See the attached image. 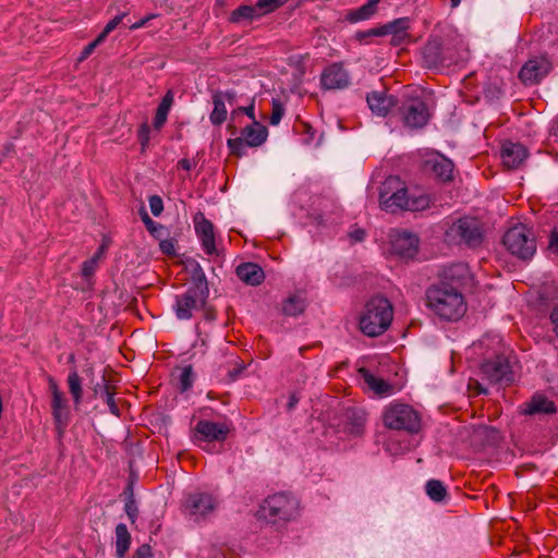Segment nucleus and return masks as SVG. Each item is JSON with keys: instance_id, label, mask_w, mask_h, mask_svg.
<instances>
[{"instance_id": "nucleus-18", "label": "nucleus", "mask_w": 558, "mask_h": 558, "mask_svg": "<svg viewBox=\"0 0 558 558\" xmlns=\"http://www.w3.org/2000/svg\"><path fill=\"white\" fill-rule=\"evenodd\" d=\"M199 306H202L201 294L187 289L183 294L175 296L173 310L178 319L186 320L192 318L193 311L199 308Z\"/></svg>"}, {"instance_id": "nucleus-14", "label": "nucleus", "mask_w": 558, "mask_h": 558, "mask_svg": "<svg viewBox=\"0 0 558 558\" xmlns=\"http://www.w3.org/2000/svg\"><path fill=\"white\" fill-rule=\"evenodd\" d=\"M551 71V62L544 56L529 59L519 72L524 84L539 83Z\"/></svg>"}, {"instance_id": "nucleus-35", "label": "nucleus", "mask_w": 558, "mask_h": 558, "mask_svg": "<svg viewBox=\"0 0 558 558\" xmlns=\"http://www.w3.org/2000/svg\"><path fill=\"white\" fill-rule=\"evenodd\" d=\"M260 17L255 5H240L231 12L230 22L240 23L242 21H253Z\"/></svg>"}, {"instance_id": "nucleus-54", "label": "nucleus", "mask_w": 558, "mask_h": 558, "mask_svg": "<svg viewBox=\"0 0 558 558\" xmlns=\"http://www.w3.org/2000/svg\"><path fill=\"white\" fill-rule=\"evenodd\" d=\"M239 112H244L252 121H257L254 113V104H251L247 107H239L236 110H233L231 113L232 119H234L235 114Z\"/></svg>"}, {"instance_id": "nucleus-62", "label": "nucleus", "mask_w": 558, "mask_h": 558, "mask_svg": "<svg viewBox=\"0 0 558 558\" xmlns=\"http://www.w3.org/2000/svg\"><path fill=\"white\" fill-rule=\"evenodd\" d=\"M178 167L183 170L190 171L193 167H195V162H192L187 158H183V159L179 160Z\"/></svg>"}, {"instance_id": "nucleus-33", "label": "nucleus", "mask_w": 558, "mask_h": 558, "mask_svg": "<svg viewBox=\"0 0 558 558\" xmlns=\"http://www.w3.org/2000/svg\"><path fill=\"white\" fill-rule=\"evenodd\" d=\"M66 384L69 387V392L72 396L73 403L75 408H78L83 400V387L82 378L80 377L75 367L71 368L66 378Z\"/></svg>"}, {"instance_id": "nucleus-56", "label": "nucleus", "mask_w": 558, "mask_h": 558, "mask_svg": "<svg viewBox=\"0 0 558 558\" xmlns=\"http://www.w3.org/2000/svg\"><path fill=\"white\" fill-rule=\"evenodd\" d=\"M349 236L353 242H362L366 236V232L362 228H355L349 232Z\"/></svg>"}, {"instance_id": "nucleus-60", "label": "nucleus", "mask_w": 558, "mask_h": 558, "mask_svg": "<svg viewBox=\"0 0 558 558\" xmlns=\"http://www.w3.org/2000/svg\"><path fill=\"white\" fill-rule=\"evenodd\" d=\"M110 386L107 384V380H106V377L102 376V384H99L97 383L94 387H93V391H94V395L96 397H104V388H109Z\"/></svg>"}, {"instance_id": "nucleus-52", "label": "nucleus", "mask_w": 558, "mask_h": 558, "mask_svg": "<svg viewBox=\"0 0 558 558\" xmlns=\"http://www.w3.org/2000/svg\"><path fill=\"white\" fill-rule=\"evenodd\" d=\"M133 558H153L151 547L148 544L141 545L135 550Z\"/></svg>"}, {"instance_id": "nucleus-45", "label": "nucleus", "mask_w": 558, "mask_h": 558, "mask_svg": "<svg viewBox=\"0 0 558 558\" xmlns=\"http://www.w3.org/2000/svg\"><path fill=\"white\" fill-rule=\"evenodd\" d=\"M279 0H258L255 4L257 12L260 13V16L274 12L276 9L281 7Z\"/></svg>"}, {"instance_id": "nucleus-26", "label": "nucleus", "mask_w": 558, "mask_h": 558, "mask_svg": "<svg viewBox=\"0 0 558 558\" xmlns=\"http://www.w3.org/2000/svg\"><path fill=\"white\" fill-rule=\"evenodd\" d=\"M426 165L430 167L432 172L437 179L442 182H450L453 179V162L445 157L444 155H437L426 161Z\"/></svg>"}, {"instance_id": "nucleus-58", "label": "nucleus", "mask_w": 558, "mask_h": 558, "mask_svg": "<svg viewBox=\"0 0 558 558\" xmlns=\"http://www.w3.org/2000/svg\"><path fill=\"white\" fill-rule=\"evenodd\" d=\"M549 319L554 326L553 331L555 332L556 337L558 338V305L554 306Z\"/></svg>"}, {"instance_id": "nucleus-11", "label": "nucleus", "mask_w": 558, "mask_h": 558, "mask_svg": "<svg viewBox=\"0 0 558 558\" xmlns=\"http://www.w3.org/2000/svg\"><path fill=\"white\" fill-rule=\"evenodd\" d=\"M428 205V199L425 196L417 198H411L408 196V189L405 184L399 189V192L393 193L383 201L380 207L389 213H396L398 210H418L425 208Z\"/></svg>"}, {"instance_id": "nucleus-32", "label": "nucleus", "mask_w": 558, "mask_h": 558, "mask_svg": "<svg viewBox=\"0 0 558 558\" xmlns=\"http://www.w3.org/2000/svg\"><path fill=\"white\" fill-rule=\"evenodd\" d=\"M173 104V94L168 90L159 102L154 118V129L160 130L167 122L170 108Z\"/></svg>"}, {"instance_id": "nucleus-19", "label": "nucleus", "mask_w": 558, "mask_h": 558, "mask_svg": "<svg viewBox=\"0 0 558 558\" xmlns=\"http://www.w3.org/2000/svg\"><path fill=\"white\" fill-rule=\"evenodd\" d=\"M527 157V149L520 143L505 142L501 147V159L506 167L517 169Z\"/></svg>"}, {"instance_id": "nucleus-22", "label": "nucleus", "mask_w": 558, "mask_h": 558, "mask_svg": "<svg viewBox=\"0 0 558 558\" xmlns=\"http://www.w3.org/2000/svg\"><path fill=\"white\" fill-rule=\"evenodd\" d=\"M236 93L234 90L215 92L213 95L214 110L211 111L209 119L214 125H221L227 120V108L225 101L228 100L230 104L234 101Z\"/></svg>"}, {"instance_id": "nucleus-31", "label": "nucleus", "mask_w": 558, "mask_h": 558, "mask_svg": "<svg viewBox=\"0 0 558 558\" xmlns=\"http://www.w3.org/2000/svg\"><path fill=\"white\" fill-rule=\"evenodd\" d=\"M131 534L124 523L116 526V557L124 558L130 549Z\"/></svg>"}, {"instance_id": "nucleus-12", "label": "nucleus", "mask_w": 558, "mask_h": 558, "mask_svg": "<svg viewBox=\"0 0 558 558\" xmlns=\"http://www.w3.org/2000/svg\"><path fill=\"white\" fill-rule=\"evenodd\" d=\"M482 373L493 384L510 385L513 380V372L507 357L497 355L482 364Z\"/></svg>"}, {"instance_id": "nucleus-10", "label": "nucleus", "mask_w": 558, "mask_h": 558, "mask_svg": "<svg viewBox=\"0 0 558 558\" xmlns=\"http://www.w3.org/2000/svg\"><path fill=\"white\" fill-rule=\"evenodd\" d=\"M399 111L405 126L410 129H422L430 118L426 102L421 98H413L405 101Z\"/></svg>"}, {"instance_id": "nucleus-53", "label": "nucleus", "mask_w": 558, "mask_h": 558, "mask_svg": "<svg viewBox=\"0 0 558 558\" xmlns=\"http://www.w3.org/2000/svg\"><path fill=\"white\" fill-rule=\"evenodd\" d=\"M244 369L245 366L242 363H236L232 368L228 369L229 380L235 381Z\"/></svg>"}, {"instance_id": "nucleus-21", "label": "nucleus", "mask_w": 558, "mask_h": 558, "mask_svg": "<svg viewBox=\"0 0 558 558\" xmlns=\"http://www.w3.org/2000/svg\"><path fill=\"white\" fill-rule=\"evenodd\" d=\"M366 412L357 408H349L343 414V429L347 434L357 437L364 433Z\"/></svg>"}, {"instance_id": "nucleus-38", "label": "nucleus", "mask_w": 558, "mask_h": 558, "mask_svg": "<svg viewBox=\"0 0 558 558\" xmlns=\"http://www.w3.org/2000/svg\"><path fill=\"white\" fill-rule=\"evenodd\" d=\"M140 215L142 218V221L144 222L146 229L149 231L151 235H154L156 239H160L163 235L168 234V230L165 226L154 221L144 207L141 208Z\"/></svg>"}, {"instance_id": "nucleus-4", "label": "nucleus", "mask_w": 558, "mask_h": 558, "mask_svg": "<svg viewBox=\"0 0 558 558\" xmlns=\"http://www.w3.org/2000/svg\"><path fill=\"white\" fill-rule=\"evenodd\" d=\"M392 305L385 296H374L365 304L360 317V329L367 337L383 335L391 325Z\"/></svg>"}, {"instance_id": "nucleus-57", "label": "nucleus", "mask_w": 558, "mask_h": 558, "mask_svg": "<svg viewBox=\"0 0 558 558\" xmlns=\"http://www.w3.org/2000/svg\"><path fill=\"white\" fill-rule=\"evenodd\" d=\"M392 37H391V41L390 44L392 46H400L402 44H404L407 41V39L410 37V35L408 33H401V34H390Z\"/></svg>"}, {"instance_id": "nucleus-49", "label": "nucleus", "mask_w": 558, "mask_h": 558, "mask_svg": "<svg viewBox=\"0 0 558 558\" xmlns=\"http://www.w3.org/2000/svg\"><path fill=\"white\" fill-rule=\"evenodd\" d=\"M148 202L151 214L156 217L160 216L163 210V202L161 197L158 195H153L149 197Z\"/></svg>"}, {"instance_id": "nucleus-15", "label": "nucleus", "mask_w": 558, "mask_h": 558, "mask_svg": "<svg viewBox=\"0 0 558 558\" xmlns=\"http://www.w3.org/2000/svg\"><path fill=\"white\" fill-rule=\"evenodd\" d=\"M351 84V76L342 63H332L324 69L320 75V85L327 90L348 88Z\"/></svg>"}, {"instance_id": "nucleus-29", "label": "nucleus", "mask_w": 558, "mask_h": 558, "mask_svg": "<svg viewBox=\"0 0 558 558\" xmlns=\"http://www.w3.org/2000/svg\"><path fill=\"white\" fill-rule=\"evenodd\" d=\"M359 374L364 383L378 396H389L393 391V387L385 379L375 376L368 368L360 367Z\"/></svg>"}, {"instance_id": "nucleus-1", "label": "nucleus", "mask_w": 558, "mask_h": 558, "mask_svg": "<svg viewBox=\"0 0 558 558\" xmlns=\"http://www.w3.org/2000/svg\"><path fill=\"white\" fill-rule=\"evenodd\" d=\"M422 57L425 68L440 70L466 61L469 51L458 36H433L423 47Z\"/></svg>"}, {"instance_id": "nucleus-6", "label": "nucleus", "mask_w": 558, "mask_h": 558, "mask_svg": "<svg viewBox=\"0 0 558 558\" xmlns=\"http://www.w3.org/2000/svg\"><path fill=\"white\" fill-rule=\"evenodd\" d=\"M502 244L507 251L522 259H531L536 252V241L531 229L525 225L519 223L506 231L502 238Z\"/></svg>"}, {"instance_id": "nucleus-9", "label": "nucleus", "mask_w": 558, "mask_h": 558, "mask_svg": "<svg viewBox=\"0 0 558 558\" xmlns=\"http://www.w3.org/2000/svg\"><path fill=\"white\" fill-rule=\"evenodd\" d=\"M218 506L217 498L205 492L190 493L184 497L182 509L185 515L194 521L205 519L213 513Z\"/></svg>"}, {"instance_id": "nucleus-51", "label": "nucleus", "mask_w": 558, "mask_h": 558, "mask_svg": "<svg viewBox=\"0 0 558 558\" xmlns=\"http://www.w3.org/2000/svg\"><path fill=\"white\" fill-rule=\"evenodd\" d=\"M159 248L166 255H174L175 254V242L173 239H159Z\"/></svg>"}, {"instance_id": "nucleus-55", "label": "nucleus", "mask_w": 558, "mask_h": 558, "mask_svg": "<svg viewBox=\"0 0 558 558\" xmlns=\"http://www.w3.org/2000/svg\"><path fill=\"white\" fill-rule=\"evenodd\" d=\"M48 385H49V391L51 393V398L64 395L60 390L58 383L56 381V379L52 376L48 377Z\"/></svg>"}, {"instance_id": "nucleus-40", "label": "nucleus", "mask_w": 558, "mask_h": 558, "mask_svg": "<svg viewBox=\"0 0 558 558\" xmlns=\"http://www.w3.org/2000/svg\"><path fill=\"white\" fill-rule=\"evenodd\" d=\"M375 13V10L371 9L368 5L364 3L362 7L357 9L348 11V13L345 14V21L350 23L366 21L369 20Z\"/></svg>"}, {"instance_id": "nucleus-8", "label": "nucleus", "mask_w": 558, "mask_h": 558, "mask_svg": "<svg viewBox=\"0 0 558 558\" xmlns=\"http://www.w3.org/2000/svg\"><path fill=\"white\" fill-rule=\"evenodd\" d=\"M268 136V130L258 121L252 122L241 131V136L235 138H229L227 146L230 154L235 157H242L246 154L245 147H259L262 146Z\"/></svg>"}, {"instance_id": "nucleus-7", "label": "nucleus", "mask_w": 558, "mask_h": 558, "mask_svg": "<svg viewBox=\"0 0 558 558\" xmlns=\"http://www.w3.org/2000/svg\"><path fill=\"white\" fill-rule=\"evenodd\" d=\"M384 425L389 429L405 430L415 434L421 429V416L409 404L393 403L383 414Z\"/></svg>"}, {"instance_id": "nucleus-16", "label": "nucleus", "mask_w": 558, "mask_h": 558, "mask_svg": "<svg viewBox=\"0 0 558 558\" xmlns=\"http://www.w3.org/2000/svg\"><path fill=\"white\" fill-rule=\"evenodd\" d=\"M229 433L230 428L226 423L201 420L195 426V439L199 441H225Z\"/></svg>"}, {"instance_id": "nucleus-39", "label": "nucleus", "mask_w": 558, "mask_h": 558, "mask_svg": "<svg viewBox=\"0 0 558 558\" xmlns=\"http://www.w3.org/2000/svg\"><path fill=\"white\" fill-rule=\"evenodd\" d=\"M411 20L409 17H399L391 22H388L387 24L380 26V29L383 32V35H389V34H401V33H408V29L410 28Z\"/></svg>"}, {"instance_id": "nucleus-42", "label": "nucleus", "mask_w": 558, "mask_h": 558, "mask_svg": "<svg viewBox=\"0 0 558 558\" xmlns=\"http://www.w3.org/2000/svg\"><path fill=\"white\" fill-rule=\"evenodd\" d=\"M128 490H130V495L126 498V501L124 505V510H125L129 519L131 520V522L134 523L138 515V509H137V505H136L131 485L128 486Z\"/></svg>"}, {"instance_id": "nucleus-27", "label": "nucleus", "mask_w": 558, "mask_h": 558, "mask_svg": "<svg viewBox=\"0 0 558 558\" xmlns=\"http://www.w3.org/2000/svg\"><path fill=\"white\" fill-rule=\"evenodd\" d=\"M470 270L468 265L463 263L452 264L442 270L439 281H447L456 286L460 291L461 287L469 279Z\"/></svg>"}, {"instance_id": "nucleus-48", "label": "nucleus", "mask_w": 558, "mask_h": 558, "mask_svg": "<svg viewBox=\"0 0 558 558\" xmlns=\"http://www.w3.org/2000/svg\"><path fill=\"white\" fill-rule=\"evenodd\" d=\"M284 113V109L280 102L274 100L272 102V112L269 119V123L271 125H277L281 121Z\"/></svg>"}, {"instance_id": "nucleus-3", "label": "nucleus", "mask_w": 558, "mask_h": 558, "mask_svg": "<svg viewBox=\"0 0 558 558\" xmlns=\"http://www.w3.org/2000/svg\"><path fill=\"white\" fill-rule=\"evenodd\" d=\"M486 238L484 222L471 216L456 219L446 230L445 239L449 244L477 250L482 247Z\"/></svg>"}, {"instance_id": "nucleus-28", "label": "nucleus", "mask_w": 558, "mask_h": 558, "mask_svg": "<svg viewBox=\"0 0 558 558\" xmlns=\"http://www.w3.org/2000/svg\"><path fill=\"white\" fill-rule=\"evenodd\" d=\"M189 290H194L201 294V305L204 306L209 296V286L203 270L202 266L198 263H195L192 271H191V286L187 288Z\"/></svg>"}, {"instance_id": "nucleus-41", "label": "nucleus", "mask_w": 558, "mask_h": 558, "mask_svg": "<svg viewBox=\"0 0 558 558\" xmlns=\"http://www.w3.org/2000/svg\"><path fill=\"white\" fill-rule=\"evenodd\" d=\"M381 36H384V35H383V32L379 26V27L369 28L367 31H357L354 34L353 38H354V40H356L360 44L367 45L371 43V39L373 37H381Z\"/></svg>"}, {"instance_id": "nucleus-63", "label": "nucleus", "mask_w": 558, "mask_h": 558, "mask_svg": "<svg viewBox=\"0 0 558 558\" xmlns=\"http://www.w3.org/2000/svg\"><path fill=\"white\" fill-rule=\"evenodd\" d=\"M549 245L555 252H558V231L551 232Z\"/></svg>"}, {"instance_id": "nucleus-30", "label": "nucleus", "mask_w": 558, "mask_h": 558, "mask_svg": "<svg viewBox=\"0 0 558 558\" xmlns=\"http://www.w3.org/2000/svg\"><path fill=\"white\" fill-rule=\"evenodd\" d=\"M306 308V300L301 293L289 295L282 304V313L286 316L295 317L301 315Z\"/></svg>"}, {"instance_id": "nucleus-23", "label": "nucleus", "mask_w": 558, "mask_h": 558, "mask_svg": "<svg viewBox=\"0 0 558 558\" xmlns=\"http://www.w3.org/2000/svg\"><path fill=\"white\" fill-rule=\"evenodd\" d=\"M366 101L371 111L378 117H386L397 105V99L393 96L376 90L367 94Z\"/></svg>"}, {"instance_id": "nucleus-46", "label": "nucleus", "mask_w": 558, "mask_h": 558, "mask_svg": "<svg viewBox=\"0 0 558 558\" xmlns=\"http://www.w3.org/2000/svg\"><path fill=\"white\" fill-rule=\"evenodd\" d=\"M126 12H123L121 14L116 15L113 19H111L105 26V28L100 32L98 35L104 41L106 40L107 36L117 28V26L122 22V20L125 17Z\"/></svg>"}, {"instance_id": "nucleus-17", "label": "nucleus", "mask_w": 558, "mask_h": 558, "mask_svg": "<svg viewBox=\"0 0 558 558\" xmlns=\"http://www.w3.org/2000/svg\"><path fill=\"white\" fill-rule=\"evenodd\" d=\"M195 231L201 241L202 247L207 255L217 254L215 243L214 225L205 218L204 214L198 213L194 217Z\"/></svg>"}, {"instance_id": "nucleus-47", "label": "nucleus", "mask_w": 558, "mask_h": 558, "mask_svg": "<svg viewBox=\"0 0 558 558\" xmlns=\"http://www.w3.org/2000/svg\"><path fill=\"white\" fill-rule=\"evenodd\" d=\"M100 253H101V250L95 256H93L92 258H89L83 263V265H82V276L83 277L89 278L94 275V272L97 268V265H98V255Z\"/></svg>"}, {"instance_id": "nucleus-2", "label": "nucleus", "mask_w": 558, "mask_h": 558, "mask_svg": "<svg viewBox=\"0 0 558 558\" xmlns=\"http://www.w3.org/2000/svg\"><path fill=\"white\" fill-rule=\"evenodd\" d=\"M426 305L439 318L456 322L466 312L462 292L447 281H439L426 290Z\"/></svg>"}, {"instance_id": "nucleus-43", "label": "nucleus", "mask_w": 558, "mask_h": 558, "mask_svg": "<svg viewBox=\"0 0 558 558\" xmlns=\"http://www.w3.org/2000/svg\"><path fill=\"white\" fill-rule=\"evenodd\" d=\"M113 396H114V392L112 391V388L109 387V388H104V397H100V398L108 405L110 413L113 414L114 416L119 417L121 415V413H120V409H119Z\"/></svg>"}, {"instance_id": "nucleus-64", "label": "nucleus", "mask_w": 558, "mask_h": 558, "mask_svg": "<svg viewBox=\"0 0 558 558\" xmlns=\"http://www.w3.org/2000/svg\"><path fill=\"white\" fill-rule=\"evenodd\" d=\"M299 403V398L296 397L295 393H292L290 397H289V401H288V404H287V409L289 411L293 410L296 404Z\"/></svg>"}, {"instance_id": "nucleus-37", "label": "nucleus", "mask_w": 558, "mask_h": 558, "mask_svg": "<svg viewBox=\"0 0 558 558\" xmlns=\"http://www.w3.org/2000/svg\"><path fill=\"white\" fill-rule=\"evenodd\" d=\"M404 184L399 177L390 175L388 177L379 187V204H383L385 198H388L389 195L399 192V189Z\"/></svg>"}, {"instance_id": "nucleus-5", "label": "nucleus", "mask_w": 558, "mask_h": 558, "mask_svg": "<svg viewBox=\"0 0 558 558\" xmlns=\"http://www.w3.org/2000/svg\"><path fill=\"white\" fill-rule=\"evenodd\" d=\"M299 501L287 493H277L268 496L259 505L256 517L267 524L281 526L298 514Z\"/></svg>"}, {"instance_id": "nucleus-50", "label": "nucleus", "mask_w": 558, "mask_h": 558, "mask_svg": "<svg viewBox=\"0 0 558 558\" xmlns=\"http://www.w3.org/2000/svg\"><path fill=\"white\" fill-rule=\"evenodd\" d=\"M104 40L97 36L92 43H89L81 52V56L78 58L80 61H83L85 59H87L92 53L93 51L100 45L102 44Z\"/></svg>"}, {"instance_id": "nucleus-25", "label": "nucleus", "mask_w": 558, "mask_h": 558, "mask_svg": "<svg viewBox=\"0 0 558 558\" xmlns=\"http://www.w3.org/2000/svg\"><path fill=\"white\" fill-rule=\"evenodd\" d=\"M235 274L244 283L254 287L260 284L265 278L263 268L255 263L240 264L235 268Z\"/></svg>"}, {"instance_id": "nucleus-13", "label": "nucleus", "mask_w": 558, "mask_h": 558, "mask_svg": "<svg viewBox=\"0 0 558 558\" xmlns=\"http://www.w3.org/2000/svg\"><path fill=\"white\" fill-rule=\"evenodd\" d=\"M420 240L416 234L408 231L391 234L390 253L402 260L413 259L418 253Z\"/></svg>"}, {"instance_id": "nucleus-24", "label": "nucleus", "mask_w": 558, "mask_h": 558, "mask_svg": "<svg viewBox=\"0 0 558 558\" xmlns=\"http://www.w3.org/2000/svg\"><path fill=\"white\" fill-rule=\"evenodd\" d=\"M557 407L553 400L543 393H535L524 403L523 413L525 415L555 414Z\"/></svg>"}, {"instance_id": "nucleus-36", "label": "nucleus", "mask_w": 558, "mask_h": 558, "mask_svg": "<svg viewBox=\"0 0 558 558\" xmlns=\"http://www.w3.org/2000/svg\"><path fill=\"white\" fill-rule=\"evenodd\" d=\"M178 376L175 379L178 380V388L181 392H185L193 387L195 381V374L192 365H185L181 368H178Z\"/></svg>"}, {"instance_id": "nucleus-44", "label": "nucleus", "mask_w": 558, "mask_h": 558, "mask_svg": "<svg viewBox=\"0 0 558 558\" xmlns=\"http://www.w3.org/2000/svg\"><path fill=\"white\" fill-rule=\"evenodd\" d=\"M150 128L147 122H143L137 130V141L141 144V150L144 153L149 145Z\"/></svg>"}, {"instance_id": "nucleus-59", "label": "nucleus", "mask_w": 558, "mask_h": 558, "mask_svg": "<svg viewBox=\"0 0 558 558\" xmlns=\"http://www.w3.org/2000/svg\"><path fill=\"white\" fill-rule=\"evenodd\" d=\"M199 308H203V311H204V318L207 322L216 320V317H217L216 311L213 307H208L207 303L204 306H199Z\"/></svg>"}, {"instance_id": "nucleus-61", "label": "nucleus", "mask_w": 558, "mask_h": 558, "mask_svg": "<svg viewBox=\"0 0 558 558\" xmlns=\"http://www.w3.org/2000/svg\"><path fill=\"white\" fill-rule=\"evenodd\" d=\"M156 16H157V14H149V15L141 19L138 22L134 23L133 25H131L130 29L142 28L148 23V21H150L151 19H155Z\"/></svg>"}, {"instance_id": "nucleus-34", "label": "nucleus", "mask_w": 558, "mask_h": 558, "mask_svg": "<svg viewBox=\"0 0 558 558\" xmlns=\"http://www.w3.org/2000/svg\"><path fill=\"white\" fill-rule=\"evenodd\" d=\"M425 493L434 502H445L449 497L445 484L439 480L427 481Z\"/></svg>"}, {"instance_id": "nucleus-20", "label": "nucleus", "mask_w": 558, "mask_h": 558, "mask_svg": "<svg viewBox=\"0 0 558 558\" xmlns=\"http://www.w3.org/2000/svg\"><path fill=\"white\" fill-rule=\"evenodd\" d=\"M51 414L56 429L61 436L70 422V408L64 395L51 398Z\"/></svg>"}]
</instances>
